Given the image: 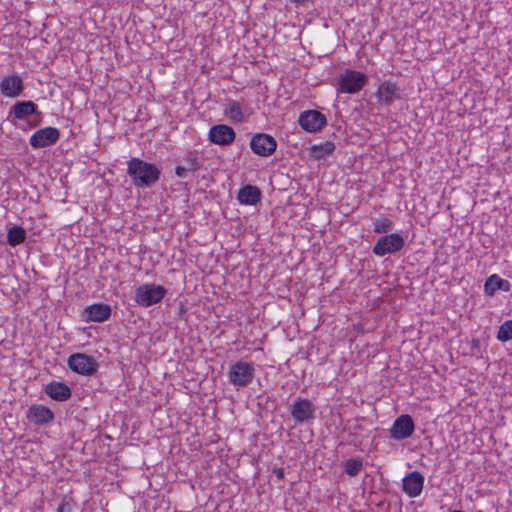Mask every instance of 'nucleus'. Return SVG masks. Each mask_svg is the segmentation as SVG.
<instances>
[{
  "label": "nucleus",
  "instance_id": "19",
  "mask_svg": "<svg viewBox=\"0 0 512 512\" xmlns=\"http://www.w3.org/2000/svg\"><path fill=\"white\" fill-rule=\"evenodd\" d=\"M44 392L51 399L58 401V402H64V401L68 400L72 395V391H71L70 387L67 384H65L63 382H59V381H52V382L48 383L44 387Z\"/></svg>",
  "mask_w": 512,
  "mask_h": 512
},
{
  "label": "nucleus",
  "instance_id": "3",
  "mask_svg": "<svg viewBox=\"0 0 512 512\" xmlns=\"http://www.w3.org/2000/svg\"><path fill=\"white\" fill-rule=\"evenodd\" d=\"M368 76L360 71L346 69L336 79V91L338 94H356L368 84Z\"/></svg>",
  "mask_w": 512,
  "mask_h": 512
},
{
  "label": "nucleus",
  "instance_id": "5",
  "mask_svg": "<svg viewBox=\"0 0 512 512\" xmlns=\"http://www.w3.org/2000/svg\"><path fill=\"white\" fill-rule=\"evenodd\" d=\"M255 369L253 364L238 361L232 364L227 373L229 382L237 389L249 386L254 378Z\"/></svg>",
  "mask_w": 512,
  "mask_h": 512
},
{
  "label": "nucleus",
  "instance_id": "17",
  "mask_svg": "<svg viewBox=\"0 0 512 512\" xmlns=\"http://www.w3.org/2000/svg\"><path fill=\"white\" fill-rule=\"evenodd\" d=\"M402 489L411 498L419 496L423 490L424 477L418 471L408 473L403 478Z\"/></svg>",
  "mask_w": 512,
  "mask_h": 512
},
{
  "label": "nucleus",
  "instance_id": "31",
  "mask_svg": "<svg viewBox=\"0 0 512 512\" xmlns=\"http://www.w3.org/2000/svg\"><path fill=\"white\" fill-rule=\"evenodd\" d=\"M274 473L276 474L278 479L284 478V470L282 468L275 469Z\"/></svg>",
  "mask_w": 512,
  "mask_h": 512
},
{
  "label": "nucleus",
  "instance_id": "11",
  "mask_svg": "<svg viewBox=\"0 0 512 512\" xmlns=\"http://www.w3.org/2000/svg\"><path fill=\"white\" fill-rule=\"evenodd\" d=\"M249 145L253 153L262 157L272 155L277 148L275 138L265 133H256L251 138Z\"/></svg>",
  "mask_w": 512,
  "mask_h": 512
},
{
  "label": "nucleus",
  "instance_id": "26",
  "mask_svg": "<svg viewBox=\"0 0 512 512\" xmlns=\"http://www.w3.org/2000/svg\"><path fill=\"white\" fill-rule=\"evenodd\" d=\"M394 227V223L388 217H380L375 219L373 223V230L377 234H384L390 232Z\"/></svg>",
  "mask_w": 512,
  "mask_h": 512
},
{
  "label": "nucleus",
  "instance_id": "16",
  "mask_svg": "<svg viewBox=\"0 0 512 512\" xmlns=\"http://www.w3.org/2000/svg\"><path fill=\"white\" fill-rule=\"evenodd\" d=\"M24 89L23 80L17 74L6 76L0 81V91L5 97L16 98L23 93Z\"/></svg>",
  "mask_w": 512,
  "mask_h": 512
},
{
  "label": "nucleus",
  "instance_id": "13",
  "mask_svg": "<svg viewBox=\"0 0 512 512\" xmlns=\"http://www.w3.org/2000/svg\"><path fill=\"white\" fill-rule=\"evenodd\" d=\"M236 133L234 129L225 124H217L210 128L208 139L213 144L219 146H228L234 142Z\"/></svg>",
  "mask_w": 512,
  "mask_h": 512
},
{
  "label": "nucleus",
  "instance_id": "7",
  "mask_svg": "<svg viewBox=\"0 0 512 512\" xmlns=\"http://www.w3.org/2000/svg\"><path fill=\"white\" fill-rule=\"evenodd\" d=\"M405 245L404 238L398 233H391L380 237L373 247V253L377 256H385L400 251Z\"/></svg>",
  "mask_w": 512,
  "mask_h": 512
},
{
  "label": "nucleus",
  "instance_id": "15",
  "mask_svg": "<svg viewBox=\"0 0 512 512\" xmlns=\"http://www.w3.org/2000/svg\"><path fill=\"white\" fill-rule=\"evenodd\" d=\"M27 419L38 426L51 423L55 419L54 412L42 404L31 405L26 413Z\"/></svg>",
  "mask_w": 512,
  "mask_h": 512
},
{
  "label": "nucleus",
  "instance_id": "12",
  "mask_svg": "<svg viewBox=\"0 0 512 512\" xmlns=\"http://www.w3.org/2000/svg\"><path fill=\"white\" fill-rule=\"evenodd\" d=\"M415 431V423L408 414L400 415L393 422L389 433L391 438L397 441L407 439L413 435Z\"/></svg>",
  "mask_w": 512,
  "mask_h": 512
},
{
  "label": "nucleus",
  "instance_id": "22",
  "mask_svg": "<svg viewBox=\"0 0 512 512\" xmlns=\"http://www.w3.org/2000/svg\"><path fill=\"white\" fill-rule=\"evenodd\" d=\"M335 150V144L330 141H326L321 144L312 145L310 147V156L316 160L325 159L331 155Z\"/></svg>",
  "mask_w": 512,
  "mask_h": 512
},
{
  "label": "nucleus",
  "instance_id": "20",
  "mask_svg": "<svg viewBox=\"0 0 512 512\" xmlns=\"http://www.w3.org/2000/svg\"><path fill=\"white\" fill-rule=\"evenodd\" d=\"M237 200L244 205H256L261 200V191L257 186L245 185L238 191Z\"/></svg>",
  "mask_w": 512,
  "mask_h": 512
},
{
  "label": "nucleus",
  "instance_id": "10",
  "mask_svg": "<svg viewBox=\"0 0 512 512\" xmlns=\"http://www.w3.org/2000/svg\"><path fill=\"white\" fill-rule=\"evenodd\" d=\"M298 123L303 130L317 133L327 124V119L317 110H306L300 113Z\"/></svg>",
  "mask_w": 512,
  "mask_h": 512
},
{
  "label": "nucleus",
  "instance_id": "1",
  "mask_svg": "<svg viewBox=\"0 0 512 512\" xmlns=\"http://www.w3.org/2000/svg\"><path fill=\"white\" fill-rule=\"evenodd\" d=\"M127 174L137 188H150L161 176V170L153 163L133 157L127 162Z\"/></svg>",
  "mask_w": 512,
  "mask_h": 512
},
{
  "label": "nucleus",
  "instance_id": "8",
  "mask_svg": "<svg viewBox=\"0 0 512 512\" xmlns=\"http://www.w3.org/2000/svg\"><path fill=\"white\" fill-rule=\"evenodd\" d=\"M69 368L81 375H93L98 368V363L94 357L83 354L75 353L68 358Z\"/></svg>",
  "mask_w": 512,
  "mask_h": 512
},
{
  "label": "nucleus",
  "instance_id": "32",
  "mask_svg": "<svg viewBox=\"0 0 512 512\" xmlns=\"http://www.w3.org/2000/svg\"><path fill=\"white\" fill-rule=\"evenodd\" d=\"M308 0H291L296 6L304 5Z\"/></svg>",
  "mask_w": 512,
  "mask_h": 512
},
{
  "label": "nucleus",
  "instance_id": "23",
  "mask_svg": "<svg viewBox=\"0 0 512 512\" xmlns=\"http://www.w3.org/2000/svg\"><path fill=\"white\" fill-rule=\"evenodd\" d=\"M223 113L232 122L242 123L245 120V116L242 111L241 104L238 101H230L224 108Z\"/></svg>",
  "mask_w": 512,
  "mask_h": 512
},
{
  "label": "nucleus",
  "instance_id": "14",
  "mask_svg": "<svg viewBox=\"0 0 512 512\" xmlns=\"http://www.w3.org/2000/svg\"><path fill=\"white\" fill-rule=\"evenodd\" d=\"M379 102L383 105L390 106L395 100L402 97V89L394 82H382L376 91Z\"/></svg>",
  "mask_w": 512,
  "mask_h": 512
},
{
  "label": "nucleus",
  "instance_id": "25",
  "mask_svg": "<svg viewBox=\"0 0 512 512\" xmlns=\"http://www.w3.org/2000/svg\"><path fill=\"white\" fill-rule=\"evenodd\" d=\"M363 468V460L361 457L348 459L344 464V471L350 477H355Z\"/></svg>",
  "mask_w": 512,
  "mask_h": 512
},
{
  "label": "nucleus",
  "instance_id": "24",
  "mask_svg": "<svg viewBox=\"0 0 512 512\" xmlns=\"http://www.w3.org/2000/svg\"><path fill=\"white\" fill-rule=\"evenodd\" d=\"M26 240V231L21 226H11L7 229V243L12 246L16 247L22 243H24Z\"/></svg>",
  "mask_w": 512,
  "mask_h": 512
},
{
  "label": "nucleus",
  "instance_id": "29",
  "mask_svg": "<svg viewBox=\"0 0 512 512\" xmlns=\"http://www.w3.org/2000/svg\"><path fill=\"white\" fill-rule=\"evenodd\" d=\"M75 503L71 497L65 496L57 508V512H72Z\"/></svg>",
  "mask_w": 512,
  "mask_h": 512
},
{
  "label": "nucleus",
  "instance_id": "30",
  "mask_svg": "<svg viewBox=\"0 0 512 512\" xmlns=\"http://www.w3.org/2000/svg\"><path fill=\"white\" fill-rule=\"evenodd\" d=\"M190 172L186 166H176L175 168V174L179 177V178H186L187 177V173Z\"/></svg>",
  "mask_w": 512,
  "mask_h": 512
},
{
  "label": "nucleus",
  "instance_id": "18",
  "mask_svg": "<svg viewBox=\"0 0 512 512\" xmlns=\"http://www.w3.org/2000/svg\"><path fill=\"white\" fill-rule=\"evenodd\" d=\"M111 307L104 303H95L84 309V315L88 322H104L111 316Z\"/></svg>",
  "mask_w": 512,
  "mask_h": 512
},
{
  "label": "nucleus",
  "instance_id": "4",
  "mask_svg": "<svg viewBox=\"0 0 512 512\" xmlns=\"http://www.w3.org/2000/svg\"><path fill=\"white\" fill-rule=\"evenodd\" d=\"M167 294V289L159 284L145 283L135 289L134 300L142 307L160 303Z\"/></svg>",
  "mask_w": 512,
  "mask_h": 512
},
{
  "label": "nucleus",
  "instance_id": "33",
  "mask_svg": "<svg viewBox=\"0 0 512 512\" xmlns=\"http://www.w3.org/2000/svg\"><path fill=\"white\" fill-rule=\"evenodd\" d=\"M472 347L473 348H479L480 347V341L478 339H473Z\"/></svg>",
  "mask_w": 512,
  "mask_h": 512
},
{
  "label": "nucleus",
  "instance_id": "6",
  "mask_svg": "<svg viewBox=\"0 0 512 512\" xmlns=\"http://www.w3.org/2000/svg\"><path fill=\"white\" fill-rule=\"evenodd\" d=\"M290 413L296 424L308 423L315 418L316 407L311 400L297 397L290 405Z\"/></svg>",
  "mask_w": 512,
  "mask_h": 512
},
{
  "label": "nucleus",
  "instance_id": "27",
  "mask_svg": "<svg viewBox=\"0 0 512 512\" xmlns=\"http://www.w3.org/2000/svg\"><path fill=\"white\" fill-rule=\"evenodd\" d=\"M496 338L501 342L512 340V320H506L501 324Z\"/></svg>",
  "mask_w": 512,
  "mask_h": 512
},
{
  "label": "nucleus",
  "instance_id": "9",
  "mask_svg": "<svg viewBox=\"0 0 512 512\" xmlns=\"http://www.w3.org/2000/svg\"><path fill=\"white\" fill-rule=\"evenodd\" d=\"M59 139V129L49 126L34 132L29 139V143L34 149H42L56 144Z\"/></svg>",
  "mask_w": 512,
  "mask_h": 512
},
{
  "label": "nucleus",
  "instance_id": "28",
  "mask_svg": "<svg viewBox=\"0 0 512 512\" xmlns=\"http://www.w3.org/2000/svg\"><path fill=\"white\" fill-rule=\"evenodd\" d=\"M185 166L189 171H197L201 167V162L198 160L197 156L193 153H189L185 159Z\"/></svg>",
  "mask_w": 512,
  "mask_h": 512
},
{
  "label": "nucleus",
  "instance_id": "2",
  "mask_svg": "<svg viewBox=\"0 0 512 512\" xmlns=\"http://www.w3.org/2000/svg\"><path fill=\"white\" fill-rule=\"evenodd\" d=\"M34 115L40 116L41 112L33 101H17L9 108L7 120L15 127H19L17 121H27L28 129H33L40 123V120H29Z\"/></svg>",
  "mask_w": 512,
  "mask_h": 512
},
{
  "label": "nucleus",
  "instance_id": "21",
  "mask_svg": "<svg viewBox=\"0 0 512 512\" xmlns=\"http://www.w3.org/2000/svg\"><path fill=\"white\" fill-rule=\"evenodd\" d=\"M497 290L509 292L511 290V284L497 274H492L485 281L484 292L487 296H493Z\"/></svg>",
  "mask_w": 512,
  "mask_h": 512
}]
</instances>
